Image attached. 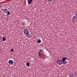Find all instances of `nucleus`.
Returning a JSON list of instances; mask_svg holds the SVG:
<instances>
[{
    "label": "nucleus",
    "mask_w": 77,
    "mask_h": 77,
    "mask_svg": "<svg viewBox=\"0 0 77 77\" xmlns=\"http://www.w3.org/2000/svg\"><path fill=\"white\" fill-rule=\"evenodd\" d=\"M0 51H2V49H1L0 48Z\"/></svg>",
    "instance_id": "19"
},
{
    "label": "nucleus",
    "mask_w": 77,
    "mask_h": 77,
    "mask_svg": "<svg viewBox=\"0 0 77 77\" xmlns=\"http://www.w3.org/2000/svg\"><path fill=\"white\" fill-rule=\"evenodd\" d=\"M26 66H30V63H26Z\"/></svg>",
    "instance_id": "11"
},
{
    "label": "nucleus",
    "mask_w": 77,
    "mask_h": 77,
    "mask_svg": "<svg viewBox=\"0 0 77 77\" xmlns=\"http://www.w3.org/2000/svg\"><path fill=\"white\" fill-rule=\"evenodd\" d=\"M75 16H77V13H75Z\"/></svg>",
    "instance_id": "18"
},
{
    "label": "nucleus",
    "mask_w": 77,
    "mask_h": 77,
    "mask_svg": "<svg viewBox=\"0 0 77 77\" xmlns=\"http://www.w3.org/2000/svg\"><path fill=\"white\" fill-rule=\"evenodd\" d=\"M38 56H41V54H40V52H38Z\"/></svg>",
    "instance_id": "13"
},
{
    "label": "nucleus",
    "mask_w": 77,
    "mask_h": 77,
    "mask_svg": "<svg viewBox=\"0 0 77 77\" xmlns=\"http://www.w3.org/2000/svg\"><path fill=\"white\" fill-rule=\"evenodd\" d=\"M40 52H42V53H44V49H40Z\"/></svg>",
    "instance_id": "9"
},
{
    "label": "nucleus",
    "mask_w": 77,
    "mask_h": 77,
    "mask_svg": "<svg viewBox=\"0 0 77 77\" xmlns=\"http://www.w3.org/2000/svg\"><path fill=\"white\" fill-rule=\"evenodd\" d=\"M23 32L24 34L26 35V37H27L28 38H30V35L29 34V30L25 29L23 30Z\"/></svg>",
    "instance_id": "1"
},
{
    "label": "nucleus",
    "mask_w": 77,
    "mask_h": 77,
    "mask_svg": "<svg viewBox=\"0 0 77 77\" xmlns=\"http://www.w3.org/2000/svg\"><path fill=\"white\" fill-rule=\"evenodd\" d=\"M32 1H33V0H29L28 1V4L30 5V4L32 3Z\"/></svg>",
    "instance_id": "5"
},
{
    "label": "nucleus",
    "mask_w": 77,
    "mask_h": 77,
    "mask_svg": "<svg viewBox=\"0 0 77 77\" xmlns=\"http://www.w3.org/2000/svg\"><path fill=\"white\" fill-rule=\"evenodd\" d=\"M63 65H66L67 63V62L66 61H63Z\"/></svg>",
    "instance_id": "7"
},
{
    "label": "nucleus",
    "mask_w": 77,
    "mask_h": 77,
    "mask_svg": "<svg viewBox=\"0 0 77 77\" xmlns=\"http://www.w3.org/2000/svg\"><path fill=\"white\" fill-rule=\"evenodd\" d=\"M2 10L3 13H4L5 14H7L8 12V10L6 9L2 8Z\"/></svg>",
    "instance_id": "4"
},
{
    "label": "nucleus",
    "mask_w": 77,
    "mask_h": 77,
    "mask_svg": "<svg viewBox=\"0 0 77 77\" xmlns=\"http://www.w3.org/2000/svg\"><path fill=\"white\" fill-rule=\"evenodd\" d=\"M67 59V58L63 57L62 58V61H65Z\"/></svg>",
    "instance_id": "6"
},
{
    "label": "nucleus",
    "mask_w": 77,
    "mask_h": 77,
    "mask_svg": "<svg viewBox=\"0 0 77 77\" xmlns=\"http://www.w3.org/2000/svg\"><path fill=\"white\" fill-rule=\"evenodd\" d=\"M9 1H10L11 0H8Z\"/></svg>",
    "instance_id": "21"
},
{
    "label": "nucleus",
    "mask_w": 77,
    "mask_h": 77,
    "mask_svg": "<svg viewBox=\"0 0 77 77\" xmlns=\"http://www.w3.org/2000/svg\"><path fill=\"white\" fill-rule=\"evenodd\" d=\"M11 51H12V52H14V49H11Z\"/></svg>",
    "instance_id": "15"
},
{
    "label": "nucleus",
    "mask_w": 77,
    "mask_h": 77,
    "mask_svg": "<svg viewBox=\"0 0 77 77\" xmlns=\"http://www.w3.org/2000/svg\"><path fill=\"white\" fill-rule=\"evenodd\" d=\"M57 63L58 65H61L62 63V61L60 60H58L57 61Z\"/></svg>",
    "instance_id": "3"
},
{
    "label": "nucleus",
    "mask_w": 77,
    "mask_h": 77,
    "mask_svg": "<svg viewBox=\"0 0 77 77\" xmlns=\"http://www.w3.org/2000/svg\"><path fill=\"white\" fill-rule=\"evenodd\" d=\"M10 12L8 11L7 12V15H10Z\"/></svg>",
    "instance_id": "14"
},
{
    "label": "nucleus",
    "mask_w": 77,
    "mask_h": 77,
    "mask_svg": "<svg viewBox=\"0 0 77 77\" xmlns=\"http://www.w3.org/2000/svg\"><path fill=\"white\" fill-rule=\"evenodd\" d=\"M69 77H72V75H70Z\"/></svg>",
    "instance_id": "17"
},
{
    "label": "nucleus",
    "mask_w": 77,
    "mask_h": 77,
    "mask_svg": "<svg viewBox=\"0 0 77 77\" xmlns=\"http://www.w3.org/2000/svg\"><path fill=\"white\" fill-rule=\"evenodd\" d=\"M22 25H23V26H26V23H25V22H22Z\"/></svg>",
    "instance_id": "10"
},
{
    "label": "nucleus",
    "mask_w": 77,
    "mask_h": 77,
    "mask_svg": "<svg viewBox=\"0 0 77 77\" xmlns=\"http://www.w3.org/2000/svg\"><path fill=\"white\" fill-rule=\"evenodd\" d=\"M2 40L3 41H6V38H5V37L3 38H2Z\"/></svg>",
    "instance_id": "12"
},
{
    "label": "nucleus",
    "mask_w": 77,
    "mask_h": 77,
    "mask_svg": "<svg viewBox=\"0 0 77 77\" xmlns=\"http://www.w3.org/2000/svg\"><path fill=\"white\" fill-rule=\"evenodd\" d=\"M37 42H38V43L40 44L41 42V40L40 39H39L38 40Z\"/></svg>",
    "instance_id": "8"
},
{
    "label": "nucleus",
    "mask_w": 77,
    "mask_h": 77,
    "mask_svg": "<svg viewBox=\"0 0 77 77\" xmlns=\"http://www.w3.org/2000/svg\"><path fill=\"white\" fill-rule=\"evenodd\" d=\"M48 2H51L52 1V0H47Z\"/></svg>",
    "instance_id": "16"
},
{
    "label": "nucleus",
    "mask_w": 77,
    "mask_h": 77,
    "mask_svg": "<svg viewBox=\"0 0 77 77\" xmlns=\"http://www.w3.org/2000/svg\"><path fill=\"white\" fill-rule=\"evenodd\" d=\"M14 62L11 60H10L8 61V63L9 65H13Z\"/></svg>",
    "instance_id": "2"
},
{
    "label": "nucleus",
    "mask_w": 77,
    "mask_h": 77,
    "mask_svg": "<svg viewBox=\"0 0 77 77\" xmlns=\"http://www.w3.org/2000/svg\"><path fill=\"white\" fill-rule=\"evenodd\" d=\"M75 16V18H77V16Z\"/></svg>",
    "instance_id": "20"
}]
</instances>
